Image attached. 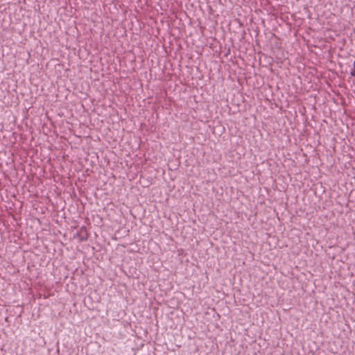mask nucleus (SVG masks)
Here are the masks:
<instances>
[{
	"instance_id": "1",
	"label": "nucleus",
	"mask_w": 355,
	"mask_h": 355,
	"mask_svg": "<svg viewBox=\"0 0 355 355\" xmlns=\"http://www.w3.org/2000/svg\"><path fill=\"white\" fill-rule=\"evenodd\" d=\"M354 69L351 71V74H352V76L355 77V60L354 62Z\"/></svg>"
}]
</instances>
